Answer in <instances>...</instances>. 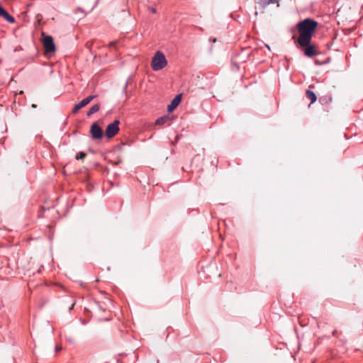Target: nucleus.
Listing matches in <instances>:
<instances>
[{
	"mask_svg": "<svg viewBox=\"0 0 363 363\" xmlns=\"http://www.w3.org/2000/svg\"><path fill=\"white\" fill-rule=\"evenodd\" d=\"M213 42H214V43H215V42H216V38H214V39L213 40Z\"/></svg>",
	"mask_w": 363,
	"mask_h": 363,
	"instance_id": "a878e982",
	"label": "nucleus"
},
{
	"mask_svg": "<svg viewBox=\"0 0 363 363\" xmlns=\"http://www.w3.org/2000/svg\"><path fill=\"white\" fill-rule=\"evenodd\" d=\"M100 109V105L96 104H94V106H92L90 109L87 111L86 113V116H91L92 114L98 112Z\"/></svg>",
	"mask_w": 363,
	"mask_h": 363,
	"instance_id": "ddd939ff",
	"label": "nucleus"
},
{
	"mask_svg": "<svg viewBox=\"0 0 363 363\" xmlns=\"http://www.w3.org/2000/svg\"><path fill=\"white\" fill-rule=\"evenodd\" d=\"M292 38L295 40V39H296V35H293V37H292Z\"/></svg>",
	"mask_w": 363,
	"mask_h": 363,
	"instance_id": "393cba45",
	"label": "nucleus"
},
{
	"mask_svg": "<svg viewBox=\"0 0 363 363\" xmlns=\"http://www.w3.org/2000/svg\"><path fill=\"white\" fill-rule=\"evenodd\" d=\"M171 121V117L169 115H164L160 118H158L155 121V125H162L167 123H169Z\"/></svg>",
	"mask_w": 363,
	"mask_h": 363,
	"instance_id": "1a4fd4ad",
	"label": "nucleus"
},
{
	"mask_svg": "<svg viewBox=\"0 0 363 363\" xmlns=\"http://www.w3.org/2000/svg\"><path fill=\"white\" fill-rule=\"evenodd\" d=\"M94 7H95V6H94L91 8V11L94 10Z\"/></svg>",
	"mask_w": 363,
	"mask_h": 363,
	"instance_id": "bb28decb",
	"label": "nucleus"
},
{
	"mask_svg": "<svg viewBox=\"0 0 363 363\" xmlns=\"http://www.w3.org/2000/svg\"><path fill=\"white\" fill-rule=\"evenodd\" d=\"M97 3H98V1L96 2V4H97ZM96 4H95V6H96Z\"/></svg>",
	"mask_w": 363,
	"mask_h": 363,
	"instance_id": "cd10ccee",
	"label": "nucleus"
},
{
	"mask_svg": "<svg viewBox=\"0 0 363 363\" xmlns=\"http://www.w3.org/2000/svg\"><path fill=\"white\" fill-rule=\"evenodd\" d=\"M61 350H62V347H61V346H60V345H57V346L55 347V352H60V351H61Z\"/></svg>",
	"mask_w": 363,
	"mask_h": 363,
	"instance_id": "a211bd4d",
	"label": "nucleus"
},
{
	"mask_svg": "<svg viewBox=\"0 0 363 363\" xmlns=\"http://www.w3.org/2000/svg\"><path fill=\"white\" fill-rule=\"evenodd\" d=\"M315 63L316 65H321V64H322V63L319 62L318 60H315Z\"/></svg>",
	"mask_w": 363,
	"mask_h": 363,
	"instance_id": "4be33fe9",
	"label": "nucleus"
},
{
	"mask_svg": "<svg viewBox=\"0 0 363 363\" xmlns=\"http://www.w3.org/2000/svg\"><path fill=\"white\" fill-rule=\"evenodd\" d=\"M150 11L152 13H156V9L155 8H151L150 9Z\"/></svg>",
	"mask_w": 363,
	"mask_h": 363,
	"instance_id": "aec40b11",
	"label": "nucleus"
},
{
	"mask_svg": "<svg viewBox=\"0 0 363 363\" xmlns=\"http://www.w3.org/2000/svg\"><path fill=\"white\" fill-rule=\"evenodd\" d=\"M182 94H179L174 96L171 103L167 106V111L169 113L172 112L179 106L182 101Z\"/></svg>",
	"mask_w": 363,
	"mask_h": 363,
	"instance_id": "0eeeda50",
	"label": "nucleus"
},
{
	"mask_svg": "<svg viewBox=\"0 0 363 363\" xmlns=\"http://www.w3.org/2000/svg\"><path fill=\"white\" fill-rule=\"evenodd\" d=\"M115 44H116V41H112V42L109 43L108 46L113 47V46H114Z\"/></svg>",
	"mask_w": 363,
	"mask_h": 363,
	"instance_id": "6ab92c4d",
	"label": "nucleus"
},
{
	"mask_svg": "<svg viewBox=\"0 0 363 363\" xmlns=\"http://www.w3.org/2000/svg\"><path fill=\"white\" fill-rule=\"evenodd\" d=\"M74 308V303L69 307V310L71 311Z\"/></svg>",
	"mask_w": 363,
	"mask_h": 363,
	"instance_id": "412c9836",
	"label": "nucleus"
},
{
	"mask_svg": "<svg viewBox=\"0 0 363 363\" xmlns=\"http://www.w3.org/2000/svg\"><path fill=\"white\" fill-rule=\"evenodd\" d=\"M0 16L3 17L9 23H13L15 22V18L11 16L3 7L0 9Z\"/></svg>",
	"mask_w": 363,
	"mask_h": 363,
	"instance_id": "6e6552de",
	"label": "nucleus"
},
{
	"mask_svg": "<svg viewBox=\"0 0 363 363\" xmlns=\"http://www.w3.org/2000/svg\"><path fill=\"white\" fill-rule=\"evenodd\" d=\"M306 96L311 101V104L314 103L317 100L316 94L309 89L306 90Z\"/></svg>",
	"mask_w": 363,
	"mask_h": 363,
	"instance_id": "9b49d317",
	"label": "nucleus"
},
{
	"mask_svg": "<svg viewBox=\"0 0 363 363\" xmlns=\"http://www.w3.org/2000/svg\"><path fill=\"white\" fill-rule=\"evenodd\" d=\"M86 101H85L84 99L82 100L79 104H76L74 107L73 108L72 112L73 114H76L81 108L86 106Z\"/></svg>",
	"mask_w": 363,
	"mask_h": 363,
	"instance_id": "9d476101",
	"label": "nucleus"
},
{
	"mask_svg": "<svg viewBox=\"0 0 363 363\" xmlns=\"http://www.w3.org/2000/svg\"><path fill=\"white\" fill-rule=\"evenodd\" d=\"M42 42L45 49V54L48 55L51 53H53L56 50L53 38L51 35H46L45 33H42Z\"/></svg>",
	"mask_w": 363,
	"mask_h": 363,
	"instance_id": "7ed1b4c3",
	"label": "nucleus"
},
{
	"mask_svg": "<svg viewBox=\"0 0 363 363\" xmlns=\"http://www.w3.org/2000/svg\"><path fill=\"white\" fill-rule=\"evenodd\" d=\"M280 0H259V4L262 7L265 8L267 6L271 4L278 3Z\"/></svg>",
	"mask_w": 363,
	"mask_h": 363,
	"instance_id": "f8f14e48",
	"label": "nucleus"
},
{
	"mask_svg": "<svg viewBox=\"0 0 363 363\" xmlns=\"http://www.w3.org/2000/svg\"><path fill=\"white\" fill-rule=\"evenodd\" d=\"M120 121L115 120L113 123H109L105 130V135L107 138H111L114 137L119 131Z\"/></svg>",
	"mask_w": 363,
	"mask_h": 363,
	"instance_id": "20e7f679",
	"label": "nucleus"
},
{
	"mask_svg": "<svg viewBox=\"0 0 363 363\" xmlns=\"http://www.w3.org/2000/svg\"><path fill=\"white\" fill-rule=\"evenodd\" d=\"M308 42L306 45H298L303 48V54L308 57H313L318 55V52L316 50V47L314 45Z\"/></svg>",
	"mask_w": 363,
	"mask_h": 363,
	"instance_id": "39448f33",
	"label": "nucleus"
},
{
	"mask_svg": "<svg viewBox=\"0 0 363 363\" xmlns=\"http://www.w3.org/2000/svg\"><path fill=\"white\" fill-rule=\"evenodd\" d=\"M86 154L84 152H79L76 155L75 159L76 160H83L86 157Z\"/></svg>",
	"mask_w": 363,
	"mask_h": 363,
	"instance_id": "4468645a",
	"label": "nucleus"
},
{
	"mask_svg": "<svg viewBox=\"0 0 363 363\" xmlns=\"http://www.w3.org/2000/svg\"><path fill=\"white\" fill-rule=\"evenodd\" d=\"M96 97V95H90V96H87L86 98L84 99V100L85 101H86L87 104H89Z\"/></svg>",
	"mask_w": 363,
	"mask_h": 363,
	"instance_id": "2eb2a0df",
	"label": "nucleus"
},
{
	"mask_svg": "<svg viewBox=\"0 0 363 363\" xmlns=\"http://www.w3.org/2000/svg\"><path fill=\"white\" fill-rule=\"evenodd\" d=\"M32 108H36V105L35 104H32Z\"/></svg>",
	"mask_w": 363,
	"mask_h": 363,
	"instance_id": "b1692460",
	"label": "nucleus"
},
{
	"mask_svg": "<svg viewBox=\"0 0 363 363\" xmlns=\"http://www.w3.org/2000/svg\"><path fill=\"white\" fill-rule=\"evenodd\" d=\"M167 64L164 55L157 51L151 61V67L154 71H159L166 67Z\"/></svg>",
	"mask_w": 363,
	"mask_h": 363,
	"instance_id": "f03ea898",
	"label": "nucleus"
},
{
	"mask_svg": "<svg viewBox=\"0 0 363 363\" xmlns=\"http://www.w3.org/2000/svg\"><path fill=\"white\" fill-rule=\"evenodd\" d=\"M127 87H128V82H125V84H124V86L123 87V93H126Z\"/></svg>",
	"mask_w": 363,
	"mask_h": 363,
	"instance_id": "f3484780",
	"label": "nucleus"
},
{
	"mask_svg": "<svg viewBox=\"0 0 363 363\" xmlns=\"http://www.w3.org/2000/svg\"><path fill=\"white\" fill-rule=\"evenodd\" d=\"M242 52H246V57H247V58H248V57H249V56H250V53H249V50H248V49L245 48V49H243V50H242Z\"/></svg>",
	"mask_w": 363,
	"mask_h": 363,
	"instance_id": "dca6fc26",
	"label": "nucleus"
},
{
	"mask_svg": "<svg viewBox=\"0 0 363 363\" xmlns=\"http://www.w3.org/2000/svg\"><path fill=\"white\" fill-rule=\"evenodd\" d=\"M318 25V22L311 18H306L299 21L296 25L299 33V37L296 40L298 45H306L308 42H311L313 34Z\"/></svg>",
	"mask_w": 363,
	"mask_h": 363,
	"instance_id": "f257e3e1",
	"label": "nucleus"
},
{
	"mask_svg": "<svg viewBox=\"0 0 363 363\" xmlns=\"http://www.w3.org/2000/svg\"><path fill=\"white\" fill-rule=\"evenodd\" d=\"M90 133L94 140H100L104 136L102 128L99 126L97 122H94L90 127Z\"/></svg>",
	"mask_w": 363,
	"mask_h": 363,
	"instance_id": "423d86ee",
	"label": "nucleus"
},
{
	"mask_svg": "<svg viewBox=\"0 0 363 363\" xmlns=\"http://www.w3.org/2000/svg\"><path fill=\"white\" fill-rule=\"evenodd\" d=\"M336 333H337V330H334V331H333V336H335Z\"/></svg>",
	"mask_w": 363,
	"mask_h": 363,
	"instance_id": "5701e85b",
	"label": "nucleus"
}]
</instances>
